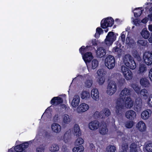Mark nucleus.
I'll return each instance as SVG.
<instances>
[{
  "label": "nucleus",
  "instance_id": "1",
  "mask_svg": "<svg viewBox=\"0 0 152 152\" xmlns=\"http://www.w3.org/2000/svg\"><path fill=\"white\" fill-rule=\"evenodd\" d=\"M131 90L128 88H125L123 89L119 95V97L116 101V108L118 110H121L123 106L124 99H125L131 94Z\"/></svg>",
  "mask_w": 152,
  "mask_h": 152
},
{
  "label": "nucleus",
  "instance_id": "2",
  "mask_svg": "<svg viewBox=\"0 0 152 152\" xmlns=\"http://www.w3.org/2000/svg\"><path fill=\"white\" fill-rule=\"evenodd\" d=\"M123 60L124 64L131 69L134 70L136 68V63L130 55H125L123 57Z\"/></svg>",
  "mask_w": 152,
  "mask_h": 152
},
{
  "label": "nucleus",
  "instance_id": "3",
  "mask_svg": "<svg viewBox=\"0 0 152 152\" xmlns=\"http://www.w3.org/2000/svg\"><path fill=\"white\" fill-rule=\"evenodd\" d=\"M117 34H115L113 32L110 31L107 34L105 39L104 43L107 46L109 47L116 40Z\"/></svg>",
  "mask_w": 152,
  "mask_h": 152
},
{
  "label": "nucleus",
  "instance_id": "4",
  "mask_svg": "<svg viewBox=\"0 0 152 152\" xmlns=\"http://www.w3.org/2000/svg\"><path fill=\"white\" fill-rule=\"evenodd\" d=\"M104 64L109 69H113L115 65V60L113 56L110 55L105 59Z\"/></svg>",
  "mask_w": 152,
  "mask_h": 152
},
{
  "label": "nucleus",
  "instance_id": "5",
  "mask_svg": "<svg viewBox=\"0 0 152 152\" xmlns=\"http://www.w3.org/2000/svg\"><path fill=\"white\" fill-rule=\"evenodd\" d=\"M117 86L116 83L114 81H110L108 85L106 92L107 94L112 95L116 92Z\"/></svg>",
  "mask_w": 152,
  "mask_h": 152
},
{
  "label": "nucleus",
  "instance_id": "6",
  "mask_svg": "<svg viewBox=\"0 0 152 152\" xmlns=\"http://www.w3.org/2000/svg\"><path fill=\"white\" fill-rule=\"evenodd\" d=\"M121 71L126 80H130L132 79L133 77L132 72L125 66L122 65L121 66Z\"/></svg>",
  "mask_w": 152,
  "mask_h": 152
},
{
  "label": "nucleus",
  "instance_id": "7",
  "mask_svg": "<svg viewBox=\"0 0 152 152\" xmlns=\"http://www.w3.org/2000/svg\"><path fill=\"white\" fill-rule=\"evenodd\" d=\"M114 23V20L111 17L105 18L101 21V26L103 28H107L112 26Z\"/></svg>",
  "mask_w": 152,
  "mask_h": 152
},
{
  "label": "nucleus",
  "instance_id": "8",
  "mask_svg": "<svg viewBox=\"0 0 152 152\" xmlns=\"http://www.w3.org/2000/svg\"><path fill=\"white\" fill-rule=\"evenodd\" d=\"M124 105L126 107L128 108H131L134 105V101L129 97H127L126 98L124 99V102L123 106L121 110H119L116 108V113L118 115L120 113V111H121V109L123 108Z\"/></svg>",
  "mask_w": 152,
  "mask_h": 152
},
{
  "label": "nucleus",
  "instance_id": "9",
  "mask_svg": "<svg viewBox=\"0 0 152 152\" xmlns=\"http://www.w3.org/2000/svg\"><path fill=\"white\" fill-rule=\"evenodd\" d=\"M31 143V142L29 141L17 145L15 147V150L17 152H26L25 149L28 147L29 144Z\"/></svg>",
  "mask_w": 152,
  "mask_h": 152
},
{
  "label": "nucleus",
  "instance_id": "10",
  "mask_svg": "<svg viewBox=\"0 0 152 152\" xmlns=\"http://www.w3.org/2000/svg\"><path fill=\"white\" fill-rule=\"evenodd\" d=\"M101 123L96 120L91 121L90 122L88 125L89 129L92 131H96L100 127Z\"/></svg>",
  "mask_w": 152,
  "mask_h": 152
},
{
  "label": "nucleus",
  "instance_id": "11",
  "mask_svg": "<svg viewBox=\"0 0 152 152\" xmlns=\"http://www.w3.org/2000/svg\"><path fill=\"white\" fill-rule=\"evenodd\" d=\"M143 59L147 65L152 64V51L145 52L143 56Z\"/></svg>",
  "mask_w": 152,
  "mask_h": 152
},
{
  "label": "nucleus",
  "instance_id": "12",
  "mask_svg": "<svg viewBox=\"0 0 152 152\" xmlns=\"http://www.w3.org/2000/svg\"><path fill=\"white\" fill-rule=\"evenodd\" d=\"M89 108V106L88 104L85 103H81L78 106L76 109V111L79 113H82L86 111Z\"/></svg>",
  "mask_w": 152,
  "mask_h": 152
},
{
  "label": "nucleus",
  "instance_id": "13",
  "mask_svg": "<svg viewBox=\"0 0 152 152\" xmlns=\"http://www.w3.org/2000/svg\"><path fill=\"white\" fill-rule=\"evenodd\" d=\"M80 101L79 96L77 95H75L72 98L71 101V105L73 108H76L79 105Z\"/></svg>",
  "mask_w": 152,
  "mask_h": 152
},
{
  "label": "nucleus",
  "instance_id": "14",
  "mask_svg": "<svg viewBox=\"0 0 152 152\" xmlns=\"http://www.w3.org/2000/svg\"><path fill=\"white\" fill-rule=\"evenodd\" d=\"M99 129V133L102 135H105L107 134L108 132L106 125L102 123L100 125Z\"/></svg>",
  "mask_w": 152,
  "mask_h": 152
},
{
  "label": "nucleus",
  "instance_id": "15",
  "mask_svg": "<svg viewBox=\"0 0 152 152\" xmlns=\"http://www.w3.org/2000/svg\"><path fill=\"white\" fill-rule=\"evenodd\" d=\"M91 96L93 100L98 101L99 99V94L98 90L95 88L92 89L91 92Z\"/></svg>",
  "mask_w": 152,
  "mask_h": 152
},
{
  "label": "nucleus",
  "instance_id": "16",
  "mask_svg": "<svg viewBox=\"0 0 152 152\" xmlns=\"http://www.w3.org/2000/svg\"><path fill=\"white\" fill-rule=\"evenodd\" d=\"M125 116L127 119L133 120L135 118L136 113L133 110H129L126 112Z\"/></svg>",
  "mask_w": 152,
  "mask_h": 152
},
{
  "label": "nucleus",
  "instance_id": "17",
  "mask_svg": "<svg viewBox=\"0 0 152 152\" xmlns=\"http://www.w3.org/2000/svg\"><path fill=\"white\" fill-rule=\"evenodd\" d=\"M151 113V111L150 109L145 110L141 113V117L144 120H147L150 117Z\"/></svg>",
  "mask_w": 152,
  "mask_h": 152
},
{
  "label": "nucleus",
  "instance_id": "18",
  "mask_svg": "<svg viewBox=\"0 0 152 152\" xmlns=\"http://www.w3.org/2000/svg\"><path fill=\"white\" fill-rule=\"evenodd\" d=\"M136 127L137 129L141 132L145 131L147 128L145 124L142 121H140L137 123Z\"/></svg>",
  "mask_w": 152,
  "mask_h": 152
},
{
  "label": "nucleus",
  "instance_id": "19",
  "mask_svg": "<svg viewBox=\"0 0 152 152\" xmlns=\"http://www.w3.org/2000/svg\"><path fill=\"white\" fill-rule=\"evenodd\" d=\"M83 58L86 63L89 62L93 58L92 54L91 52H88L82 56Z\"/></svg>",
  "mask_w": 152,
  "mask_h": 152
},
{
  "label": "nucleus",
  "instance_id": "20",
  "mask_svg": "<svg viewBox=\"0 0 152 152\" xmlns=\"http://www.w3.org/2000/svg\"><path fill=\"white\" fill-rule=\"evenodd\" d=\"M135 110L137 111H140L142 108V100L138 99L136 100L135 102Z\"/></svg>",
  "mask_w": 152,
  "mask_h": 152
},
{
  "label": "nucleus",
  "instance_id": "21",
  "mask_svg": "<svg viewBox=\"0 0 152 152\" xmlns=\"http://www.w3.org/2000/svg\"><path fill=\"white\" fill-rule=\"evenodd\" d=\"M80 96L83 99L87 100L90 97V94L89 91L84 90L80 93Z\"/></svg>",
  "mask_w": 152,
  "mask_h": 152
},
{
  "label": "nucleus",
  "instance_id": "22",
  "mask_svg": "<svg viewBox=\"0 0 152 152\" xmlns=\"http://www.w3.org/2000/svg\"><path fill=\"white\" fill-rule=\"evenodd\" d=\"M97 56L99 58H102L105 56L106 52L103 48L100 47L98 48L96 51Z\"/></svg>",
  "mask_w": 152,
  "mask_h": 152
},
{
  "label": "nucleus",
  "instance_id": "23",
  "mask_svg": "<svg viewBox=\"0 0 152 152\" xmlns=\"http://www.w3.org/2000/svg\"><path fill=\"white\" fill-rule=\"evenodd\" d=\"M63 123L64 124H68L72 121L71 117L67 114H64L62 116Z\"/></svg>",
  "mask_w": 152,
  "mask_h": 152
},
{
  "label": "nucleus",
  "instance_id": "24",
  "mask_svg": "<svg viewBox=\"0 0 152 152\" xmlns=\"http://www.w3.org/2000/svg\"><path fill=\"white\" fill-rule=\"evenodd\" d=\"M52 131L56 133H59L61 130V126L58 124L53 123L51 125Z\"/></svg>",
  "mask_w": 152,
  "mask_h": 152
},
{
  "label": "nucleus",
  "instance_id": "25",
  "mask_svg": "<svg viewBox=\"0 0 152 152\" xmlns=\"http://www.w3.org/2000/svg\"><path fill=\"white\" fill-rule=\"evenodd\" d=\"M72 132L74 135L79 137L81 135V133L79 126L77 124L74 125Z\"/></svg>",
  "mask_w": 152,
  "mask_h": 152
},
{
  "label": "nucleus",
  "instance_id": "26",
  "mask_svg": "<svg viewBox=\"0 0 152 152\" xmlns=\"http://www.w3.org/2000/svg\"><path fill=\"white\" fill-rule=\"evenodd\" d=\"M63 102L62 99L59 97H54L51 100L50 103L52 104L56 105L61 103Z\"/></svg>",
  "mask_w": 152,
  "mask_h": 152
},
{
  "label": "nucleus",
  "instance_id": "27",
  "mask_svg": "<svg viewBox=\"0 0 152 152\" xmlns=\"http://www.w3.org/2000/svg\"><path fill=\"white\" fill-rule=\"evenodd\" d=\"M126 44L130 47H132L135 45V42L131 37L127 36L126 40Z\"/></svg>",
  "mask_w": 152,
  "mask_h": 152
},
{
  "label": "nucleus",
  "instance_id": "28",
  "mask_svg": "<svg viewBox=\"0 0 152 152\" xmlns=\"http://www.w3.org/2000/svg\"><path fill=\"white\" fill-rule=\"evenodd\" d=\"M116 43L117 45L113 48V51L118 55H120L122 51L121 49V45L118 41Z\"/></svg>",
  "mask_w": 152,
  "mask_h": 152
},
{
  "label": "nucleus",
  "instance_id": "29",
  "mask_svg": "<svg viewBox=\"0 0 152 152\" xmlns=\"http://www.w3.org/2000/svg\"><path fill=\"white\" fill-rule=\"evenodd\" d=\"M148 20H149L148 18H147V17L145 18L141 21L137 19H136L134 20V24L136 26H140L142 25L141 23L146 24Z\"/></svg>",
  "mask_w": 152,
  "mask_h": 152
},
{
  "label": "nucleus",
  "instance_id": "30",
  "mask_svg": "<svg viewBox=\"0 0 152 152\" xmlns=\"http://www.w3.org/2000/svg\"><path fill=\"white\" fill-rule=\"evenodd\" d=\"M140 84L144 87H148L150 85L149 80L146 77L142 78L140 80Z\"/></svg>",
  "mask_w": 152,
  "mask_h": 152
},
{
  "label": "nucleus",
  "instance_id": "31",
  "mask_svg": "<svg viewBox=\"0 0 152 152\" xmlns=\"http://www.w3.org/2000/svg\"><path fill=\"white\" fill-rule=\"evenodd\" d=\"M130 152H141V150L139 148L137 147L136 143H133L130 146Z\"/></svg>",
  "mask_w": 152,
  "mask_h": 152
},
{
  "label": "nucleus",
  "instance_id": "32",
  "mask_svg": "<svg viewBox=\"0 0 152 152\" xmlns=\"http://www.w3.org/2000/svg\"><path fill=\"white\" fill-rule=\"evenodd\" d=\"M147 70L146 66L144 64H140L138 70L139 73H144L146 72Z\"/></svg>",
  "mask_w": 152,
  "mask_h": 152
},
{
  "label": "nucleus",
  "instance_id": "33",
  "mask_svg": "<svg viewBox=\"0 0 152 152\" xmlns=\"http://www.w3.org/2000/svg\"><path fill=\"white\" fill-rule=\"evenodd\" d=\"M101 113L102 114V118L108 117L111 113L109 110L107 108H105L103 109L101 112Z\"/></svg>",
  "mask_w": 152,
  "mask_h": 152
},
{
  "label": "nucleus",
  "instance_id": "34",
  "mask_svg": "<svg viewBox=\"0 0 152 152\" xmlns=\"http://www.w3.org/2000/svg\"><path fill=\"white\" fill-rule=\"evenodd\" d=\"M59 149V148L58 145L56 144H52L49 148V150L51 152H56Z\"/></svg>",
  "mask_w": 152,
  "mask_h": 152
},
{
  "label": "nucleus",
  "instance_id": "35",
  "mask_svg": "<svg viewBox=\"0 0 152 152\" xmlns=\"http://www.w3.org/2000/svg\"><path fill=\"white\" fill-rule=\"evenodd\" d=\"M71 137L70 133L68 131L67 132L64 134V141L66 143L69 142L71 140Z\"/></svg>",
  "mask_w": 152,
  "mask_h": 152
},
{
  "label": "nucleus",
  "instance_id": "36",
  "mask_svg": "<svg viewBox=\"0 0 152 152\" xmlns=\"http://www.w3.org/2000/svg\"><path fill=\"white\" fill-rule=\"evenodd\" d=\"M141 34L145 39H147L150 36V33L146 28H144L142 29L141 32Z\"/></svg>",
  "mask_w": 152,
  "mask_h": 152
},
{
  "label": "nucleus",
  "instance_id": "37",
  "mask_svg": "<svg viewBox=\"0 0 152 152\" xmlns=\"http://www.w3.org/2000/svg\"><path fill=\"white\" fill-rule=\"evenodd\" d=\"M141 9L142 7H139L135 8L133 11H135L134 12V15L135 17H137L141 15L142 12V10Z\"/></svg>",
  "mask_w": 152,
  "mask_h": 152
},
{
  "label": "nucleus",
  "instance_id": "38",
  "mask_svg": "<svg viewBox=\"0 0 152 152\" xmlns=\"http://www.w3.org/2000/svg\"><path fill=\"white\" fill-rule=\"evenodd\" d=\"M105 71L103 69H99L97 71L96 77H104L105 74Z\"/></svg>",
  "mask_w": 152,
  "mask_h": 152
},
{
  "label": "nucleus",
  "instance_id": "39",
  "mask_svg": "<svg viewBox=\"0 0 152 152\" xmlns=\"http://www.w3.org/2000/svg\"><path fill=\"white\" fill-rule=\"evenodd\" d=\"M84 150L83 147L80 146L78 147H74L72 150L73 152H83Z\"/></svg>",
  "mask_w": 152,
  "mask_h": 152
},
{
  "label": "nucleus",
  "instance_id": "40",
  "mask_svg": "<svg viewBox=\"0 0 152 152\" xmlns=\"http://www.w3.org/2000/svg\"><path fill=\"white\" fill-rule=\"evenodd\" d=\"M97 82L99 85H102L105 82V78L104 77H96Z\"/></svg>",
  "mask_w": 152,
  "mask_h": 152
},
{
  "label": "nucleus",
  "instance_id": "41",
  "mask_svg": "<svg viewBox=\"0 0 152 152\" xmlns=\"http://www.w3.org/2000/svg\"><path fill=\"white\" fill-rule=\"evenodd\" d=\"M131 86L137 94H140V88L137 84L135 83L133 84Z\"/></svg>",
  "mask_w": 152,
  "mask_h": 152
},
{
  "label": "nucleus",
  "instance_id": "42",
  "mask_svg": "<svg viewBox=\"0 0 152 152\" xmlns=\"http://www.w3.org/2000/svg\"><path fill=\"white\" fill-rule=\"evenodd\" d=\"M90 47L89 46H86L85 47L84 46H82L79 49L80 53L82 55H83V53L85 52L90 50Z\"/></svg>",
  "mask_w": 152,
  "mask_h": 152
},
{
  "label": "nucleus",
  "instance_id": "43",
  "mask_svg": "<svg viewBox=\"0 0 152 152\" xmlns=\"http://www.w3.org/2000/svg\"><path fill=\"white\" fill-rule=\"evenodd\" d=\"M84 140L81 137H78L75 140V144L76 145H79L83 143Z\"/></svg>",
  "mask_w": 152,
  "mask_h": 152
},
{
  "label": "nucleus",
  "instance_id": "44",
  "mask_svg": "<svg viewBox=\"0 0 152 152\" xmlns=\"http://www.w3.org/2000/svg\"><path fill=\"white\" fill-rule=\"evenodd\" d=\"M103 30L100 28L99 27L96 29V33L95 34V37L96 38L99 37L100 35L103 33Z\"/></svg>",
  "mask_w": 152,
  "mask_h": 152
},
{
  "label": "nucleus",
  "instance_id": "45",
  "mask_svg": "<svg viewBox=\"0 0 152 152\" xmlns=\"http://www.w3.org/2000/svg\"><path fill=\"white\" fill-rule=\"evenodd\" d=\"M140 94L142 96L144 99H145L148 96V94L147 90L145 89H143L140 91Z\"/></svg>",
  "mask_w": 152,
  "mask_h": 152
},
{
  "label": "nucleus",
  "instance_id": "46",
  "mask_svg": "<svg viewBox=\"0 0 152 152\" xmlns=\"http://www.w3.org/2000/svg\"><path fill=\"white\" fill-rule=\"evenodd\" d=\"M98 65V62L96 59H94L92 61L91 64V68L92 69L96 68Z\"/></svg>",
  "mask_w": 152,
  "mask_h": 152
},
{
  "label": "nucleus",
  "instance_id": "47",
  "mask_svg": "<svg viewBox=\"0 0 152 152\" xmlns=\"http://www.w3.org/2000/svg\"><path fill=\"white\" fill-rule=\"evenodd\" d=\"M137 42L139 46H145L147 44V42L146 40L140 39L137 41Z\"/></svg>",
  "mask_w": 152,
  "mask_h": 152
},
{
  "label": "nucleus",
  "instance_id": "48",
  "mask_svg": "<svg viewBox=\"0 0 152 152\" xmlns=\"http://www.w3.org/2000/svg\"><path fill=\"white\" fill-rule=\"evenodd\" d=\"M116 150V148L113 145H109L106 148L107 152H115Z\"/></svg>",
  "mask_w": 152,
  "mask_h": 152
},
{
  "label": "nucleus",
  "instance_id": "49",
  "mask_svg": "<svg viewBox=\"0 0 152 152\" xmlns=\"http://www.w3.org/2000/svg\"><path fill=\"white\" fill-rule=\"evenodd\" d=\"M134 125V122L132 121H129L126 122L125 126L127 128H131Z\"/></svg>",
  "mask_w": 152,
  "mask_h": 152
},
{
  "label": "nucleus",
  "instance_id": "50",
  "mask_svg": "<svg viewBox=\"0 0 152 152\" xmlns=\"http://www.w3.org/2000/svg\"><path fill=\"white\" fill-rule=\"evenodd\" d=\"M145 148L148 152H152V143L147 144L145 146Z\"/></svg>",
  "mask_w": 152,
  "mask_h": 152
},
{
  "label": "nucleus",
  "instance_id": "51",
  "mask_svg": "<svg viewBox=\"0 0 152 152\" xmlns=\"http://www.w3.org/2000/svg\"><path fill=\"white\" fill-rule=\"evenodd\" d=\"M92 81L91 80H88L85 82V85L88 88H90L92 85Z\"/></svg>",
  "mask_w": 152,
  "mask_h": 152
},
{
  "label": "nucleus",
  "instance_id": "52",
  "mask_svg": "<svg viewBox=\"0 0 152 152\" xmlns=\"http://www.w3.org/2000/svg\"><path fill=\"white\" fill-rule=\"evenodd\" d=\"M147 102L148 106L152 107V95H150L149 98L147 99Z\"/></svg>",
  "mask_w": 152,
  "mask_h": 152
},
{
  "label": "nucleus",
  "instance_id": "53",
  "mask_svg": "<svg viewBox=\"0 0 152 152\" xmlns=\"http://www.w3.org/2000/svg\"><path fill=\"white\" fill-rule=\"evenodd\" d=\"M94 116L95 118H102V113L100 112H96L94 114Z\"/></svg>",
  "mask_w": 152,
  "mask_h": 152
},
{
  "label": "nucleus",
  "instance_id": "54",
  "mask_svg": "<svg viewBox=\"0 0 152 152\" xmlns=\"http://www.w3.org/2000/svg\"><path fill=\"white\" fill-rule=\"evenodd\" d=\"M126 34V32L123 31L122 32L120 37L119 39H121V41L123 42H124L125 41Z\"/></svg>",
  "mask_w": 152,
  "mask_h": 152
},
{
  "label": "nucleus",
  "instance_id": "55",
  "mask_svg": "<svg viewBox=\"0 0 152 152\" xmlns=\"http://www.w3.org/2000/svg\"><path fill=\"white\" fill-rule=\"evenodd\" d=\"M44 148L42 146H40L37 148L36 152H44Z\"/></svg>",
  "mask_w": 152,
  "mask_h": 152
},
{
  "label": "nucleus",
  "instance_id": "56",
  "mask_svg": "<svg viewBox=\"0 0 152 152\" xmlns=\"http://www.w3.org/2000/svg\"><path fill=\"white\" fill-rule=\"evenodd\" d=\"M123 151L121 152H127V150L128 148V145L126 143L125 145H123L122 146Z\"/></svg>",
  "mask_w": 152,
  "mask_h": 152
},
{
  "label": "nucleus",
  "instance_id": "57",
  "mask_svg": "<svg viewBox=\"0 0 152 152\" xmlns=\"http://www.w3.org/2000/svg\"><path fill=\"white\" fill-rule=\"evenodd\" d=\"M117 135L118 138H123L124 135L123 132L120 131L117 132Z\"/></svg>",
  "mask_w": 152,
  "mask_h": 152
},
{
  "label": "nucleus",
  "instance_id": "58",
  "mask_svg": "<svg viewBox=\"0 0 152 152\" xmlns=\"http://www.w3.org/2000/svg\"><path fill=\"white\" fill-rule=\"evenodd\" d=\"M133 56L135 58H137L138 61H140V60H141V58L139 55L137 54V52H136L135 53H134L133 55Z\"/></svg>",
  "mask_w": 152,
  "mask_h": 152
},
{
  "label": "nucleus",
  "instance_id": "59",
  "mask_svg": "<svg viewBox=\"0 0 152 152\" xmlns=\"http://www.w3.org/2000/svg\"><path fill=\"white\" fill-rule=\"evenodd\" d=\"M83 76H82V75H78L76 77H75L73 79V81H74V80H80L83 79Z\"/></svg>",
  "mask_w": 152,
  "mask_h": 152
},
{
  "label": "nucleus",
  "instance_id": "60",
  "mask_svg": "<svg viewBox=\"0 0 152 152\" xmlns=\"http://www.w3.org/2000/svg\"><path fill=\"white\" fill-rule=\"evenodd\" d=\"M148 76L151 81H152V68L150 70L149 72Z\"/></svg>",
  "mask_w": 152,
  "mask_h": 152
},
{
  "label": "nucleus",
  "instance_id": "61",
  "mask_svg": "<svg viewBox=\"0 0 152 152\" xmlns=\"http://www.w3.org/2000/svg\"><path fill=\"white\" fill-rule=\"evenodd\" d=\"M148 17L150 21H152V13H150V14L148 16Z\"/></svg>",
  "mask_w": 152,
  "mask_h": 152
},
{
  "label": "nucleus",
  "instance_id": "62",
  "mask_svg": "<svg viewBox=\"0 0 152 152\" xmlns=\"http://www.w3.org/2000/svg\"><path fill=\"white\" fill-rule=\"evenodd\" d=\"M147 5H150L151 7V8H150L149 11H150V13H152V3H151V4H149V3L148 4L147 3Z\"/></svg>",
  "mask_w": 152,
  "mask_h": 152
},
{
  "label": "nucleus",
  "instance_id": "63",
  "mask_svg": "<svg viewBox=\"0 0 152 152\" xmlns=\"http://www.w3.org/2000/svg\"><path fill=\"white\" fill-rule=\"evenodd\" d=\"M8 152H15V148H10Z\"/></svg>",
  "mask_w": 152,
  "mask_h": 152
},
{
  "label": "nucleus",
  "instance_id": "64",
  "mask_svg": "<svg viewBox=\"0 0 152 152\" xmlns=\"http://www.w3.org/2000/svg\"><path fill=\"white\" fill-rule=\"evenodd\" d=\"M148 28V29L150 31H152V25H149Z\"/></svg>",
  "mask_w": 152,
  "mask_h": 152
}]
</instances>
